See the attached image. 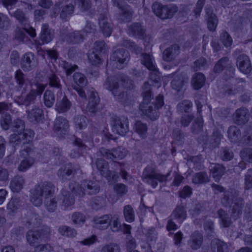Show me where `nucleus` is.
Returning <instances> with one entry per match:
<instances>
[{
    "label": "nucleus",
    "mask_w": 252,
    "mask_h": 252,
    "mask_svg": "<svg viewBox=\"0 0 252 252\" xmlns=\"http://www.w3.org/2000/svg\"><path fill=\"white\" fill-rule=\"evenodd\" d=\"M43 100L45 106L52 107L55 102L54 93L50 90H46L43 94Z\"/></svg>",
    "instance_id": "nucleus-45"
},
{
    "label": "nucleus",
    "mask_w": 252,
    "mask_h": 252,
    "mask_svg": "<svg viewBox=\"0 0 252 252\" xmlns=\"http://www.w3.org/2000/svg\"><path fill=\"white\" fill-rule=\"evenodd\" d=\"M72 106L71 102L64 95L63 98L58 100L55 106L56 110L59 113H63L68 111Z\"/></svg>",
    "instance_id": "nucleus-29"
},
{
    "label": "nucleus",
    "mask_w": 252,
    "mask_h": 252,
    "mask_svg": "<svg viewBox=\"0 0 252 252\" xmlns=\"http://www.w3.org/2000/svg\"><path fill=\"white\" fill-rule=\"evenodd\" d=\"M123 213L125 220L127 222H131L134 220V211L130 205H126L124 207Z\"/></svg>",
    "instance_id": "nucleus-55"
},
{
    "label": "nucleus",
    "mask_w": 252,
    "mask_h": 252,
    "mask_svg": "<svg viewBox=\"0 0 252 252\" xmlns=\"http://www.w3.org/2000/svg\"><path fill=\"white\" fill-rule=\"evenodd\" d=\"M192 182L194 184H204L209 181L207 174L204 172L196 173L192 177Z\"/></svg>",
    "instance_id": "nucleus-56"
},
{
    "label": "nucleus",
    "mask_w": 252,
    "mask_h": 252,
    "mask_svg": "<svg viewBox=\"0 0 252 252\" xmlns=\"http://www.w3.org/2000/svg\"><path fill=\"white\" fill-rule=\"evenodd\" d=\"M192 105V103L190 100H184L177 104V111L179 113H189Z\"/></svg>",
    "instance_id": "nucleus-50"
},
{
    "label": "nucleus",
    "mask_w": 252,
    "mask_h": 252,
    "mask_svg": "<svg viewBox=\"0 0 252 252\" xmlns=\"http://www.w3.org/2000/svg\"><path fill=\"white\" fill-rule=\"evenodd\" d=\"M74 1L75 5L81 11H87L91 7L90 0H74Z\"/></svg>",
    "instance_id": "nucleus-60"
},
{
    "label": "nucleus",
    "mask_w": 252,
    "mask_h": 252,
    "mask_svg": "<svg viewBox=\"0 0 252 252\" xmlns=\"http://www.w3.org/2000/svg\"><path fill=\"white\" fill-rule=\"evenodd\" d=\"M225 167L219 164H213L210 168V172L216 182L219 181L225 172Z\"/></svg>",
    "instance_id": "nucleus-38"
},
{
    "label": "nucleus",
    "mask_w": 252,
    "mask_h": 252,
    "mask_svg": "<svg viewBox=\"0 0 252 252\" xmlns=\"http://www.w3.org/2000/svg\"><path fill=\"white\" fill-rule=\"evenodd\" d=\"M142 95L143 101L140 104V109L143 114L146 115L150 119L155 120L158 117V110L164 104L163 96L158 94L157 96L156 101L153 102L150 105V102L153 94L151 92V86L149 82H145L142 86Z\"/></svg>",
    "instance_id": "nucleus-2"
},
{
    "label": "nucleus",
    "mask_w": 252,
    "mask_h": 252,
    "mask_svg": "<svg viewBox=\"0 0 252 252\" xmlns=\"http://www.w3.org/2000/svg\"><path fill=\"white\" fill-rule=\"evenodd\" d=\"M69 127V124L67 120L63 117H57L54 123V129L56 131L63 133Z\"/></svg>",
    "instance_id": "nucleus-31"
},
{
    "label": "nucleus",
    "mask_w": 252,
    "mask_h": 252,
    "mask_svg": "<svg viewBox=\"0 0 252 252\" xmlns=\"http://www.w3.org/2000/svg\"><path fill=\"white\" fill-rule=\"evenodd\" d=\"M220 39L226 47H230L232 44L233 40L231 37L229 33L225 31L222 32L220 34Z\"/></svg>",
    "instance_id": "nucleus-64"
},
{
    "label": "nucleus",
    "mask_w": 252,
    "mask_h": 252,
    "mask_svg": "<svg viewBox=\"0 0 252 252\" xmlns=\"http://www.w3.org/2000/svg\"><path fill=\"white\" fill-rule=\"evenodd\" d=\"M26 237L28 243L33 246L35 243L38 242L41 239L42 236L39 231L30 230L27 232Z\"/></svg>",
    "instance_id": "nucleus-41"
},
{
    "label": "nucleus",
    "mask_w": 252,
    "mask_h": 252,
    "mask_svg": "<svg viewBox=\"0 0 252 252\" xmlns=\"http://www.w3.org/2000/svg\"><path fill=\"white\" fill-rule=\"evenodd\" d=\"M37 64V60L34 54L32 52L25 53L21 58V68L25 71H29L35 68Z\"/></svg>",
    "instance_id": "nucleus-16"
},
{
    "label": "nucleus",
    "mask_w": 252,
    "mask_h": 252,
    "mask_svg": "<svg viewBox=\"0 0 252 252\" xmlns=\"http://www.w3.org/2000/svg\"><path fill=\"white\" fill-rule=\"evenodd\" d=\"M37 100V96L35 92L33 90L30 91L26 94L23 95V93L18 96L15 97L14 102L19 105H24L26 108L35 104Z\"/></svg>",
    "instance_id": "nucleus-15"
},
{
    "label": "nucleus",
    "mask_w": 252,
    "mask_h": 252,
    "mask_svg": "<svg viewBox=\"0 0 252 252\" xmlns=\"http://www.w3.org/2000/svg\"><path fill=\"white\" fill-rule=\"evenodd\" d=\"M206 20L209 30L214 32L216 30L218 24V19L216 15L213 12L212 8L206 7L205 9Z\"/></svg>",
    "instance_id": "nucleus-21"
},
{
    "label": "nucleus",
    "mask_w": 252,
    "mask_h": 252,
    "mask_svg": "<svg viewBox=\"0 0 252 252\" xmlns=\"http://www.w3.org/2000/svg\"><path fill=\"white\" fill-rule=\"evenodd\" d=\"M54 31L49 28L48 25L44 24L42 25L40 38L43 43L50 42L54 38Z\"/></svg>",
    "instance_id": "nucleus-23"
},
{
    "label": "nucleus",
    "mask_w": 252,
    "mask_h": 252,
    "mask_svg": "<svg viewBox=\"0 0 252 252\" xmlns=\"http://www.w3.org/2000/svg\"><path fill=\"white\" fill-rule=\"evenodd\" d=\"M88 103L87 105L86 110L91 116H94L98 108L97 106L100 102V98L97 92L94 89H88Z\"/></svg>",
    "instance_id": "nucleus-13"
},
{
    "label": "nucleus",
    "mask_w": 252,
    "mask_h": 252,
    "mask_svg": "<svg viewBox=\"0 0 252 252\" xmlns=\"http://www.w3.org/2000/svg\"><path fill=\"white\" fill-rule=\"evenodd\" d=\"M187 217L185 208L183 206H177L172 212L171 218L177 220L178 222L182 223Z\"/></svg>",
    "instance_id": "nucleus-33"
},
{
    "label": "nucleus",
    "mask_w": 252,
    "mask_h": 252,
    "mask_svg": "<svg viewBox=\"0 0 252 252\" xmlns=\"http://www.w3.org/2000/svg\"><path fill=\"white\" fill-rule=\"evenodd\" d=\"M134 129L142 138L145 139L147 137L148 127L146 124L137 121L135 123Z\"/></svg>",
    "instance_id": "nucleus-42"
},
{
    "label": "nucleus",
    "mask_w": 252,
    "mask_h": 252,
    "mask_svg": "<svg viewBox=\"0 0 252 252\" xmlns=\"http://www.w3.org/2000/svg\"><path fill=\"white\" fill-rule=\"evenodd\" d=\"M14 79L15 80V88L17 91H20L26 85L28 79L26 75L20 69L16 70L14 74Z\"/></svg>",
    "instance_id": "nucleus-30"
},
{
    "label": "nucleus",
    "mask_w": 252,
    "mask_h": 252,
    "mask_svg": "<svg viewBox=\"0 0 252 252\" xmlns=\"http://www.w3.org/2000/svg\"><path fill=\"white\" fill-rule=\"evenodd\" d=\"M206 78L202 73H196L192 77L191 83L193 88L198 90L202 87L205 83Z\"/></svg>",
    "instance_id": "nucleus-44"
},
{
    "label": "nucleus",
    "mask_w": 252,
    "mask_h": 252,
    "mask_svg": "<svg viewBox=\"0 0 252 252\" xmlns=\"http://www.w3.org/2000/svg\"><path fill=\"white\" fill-rule=\"evenodd\" d=\"M30 155V151L28 149L26 150H22L20 153V156L21 157L25 158H26L22 160L20 163L18 170L20 172H25L29 168H30L33 164L34 160L33 158L29 157H27Z\"/></svg>",
    "instance_id": "nucleus-19"
},
{
    "label": "nucleus",
    "mask_w": 252,
    "mask_h": 252,
    "mask_svg": "<svg viewBox=\"0 0 252 252\" xmlns=\"http://www.w3.org/2000/svg\"><path fill=\"white\" fill-rule=\"evenodd\" d=\"M129 33L138 38H143L145 35V29L141 23H133L128 26Z\"/></svg>",
    "instance_id": "nucleus-22"
},
{
    "label": "nucleus",
    "mask_w": 252,
    "mask_h": 252,
    "mask_svg": "<svg viewBox=\"0 0 252 252\" xmlns=\"http://www.w3.org/2000/svg\"><path fill=\"white\" fill-rule=\"evenodd\" d=\"M73 79L76 84L73 86V89L77 92L80 97L86 99V95L84 90L87 85L88 80L86 76L80 72H76L74 74Z\"/></svg>",
    "instance_id": "nucleus-14"
},
{
    "label": "nucleus",
    "mask_w": 252,
    "mask_h": 252,
    "mask_svg": "<svg viewBox=\"0 0 252 252\" xmlns=\"http://www.w3.org/2000/svg\"><path fill=\"white\" fill-rule=\"evenodd\" d=\"M151 71L150 74V81L153 83V85L158 88L161 86L160 79L159 76V72L158 69L156 66L155 68L149 69Z\"/></svg>",
    "instance_id": "nucleus-52"
},
{
    "label": "nucleus",
    "mask_w": 252,
    "mask_h": 252,
    "mask_svg": "<svg viewBox=\"0 0 252 252\" xmlns=\"http://www.w3.org/2000/svg\"><path fill=\"white\" fill-rule=\"evenodd\" d=\"M74 11V6L69 4L62 6L60 17L63 19H66L67 17L72 15Z\"/></svg>",
    "instance_id": "nucleus-58"
},
{
    "label": "nucleus",
    "mask_w": 252,
    "mask_h": 252,
    "mask_svg": "<svg viewBox=\"0 0 252 252\" xmlns=\"http://www.w3.org/2000/svg\"><path fill=\"white\" fill-rule=\"evenodd\" d=\"M98 153L107 159L114 161L116 159H121L125 157L126 151L125 149L119 147L116 148L107 149L102 147L99 149Z\"/></svg>",
    "instance_id": "nucleus-9"
},
{
    "label": "nucleus",
    "mask_w": 252,
    "mask_h": 252,
    "mask_svg": "<svg viewBox=\"0 0 252 252\" xmlns=\"http://www.w3.org/2000/svg\"><path fill=\"white\" fill-rule=\"evenodd\" d=\"M88 59L90 62L94 65H97L101 63L100 54L94 51H91L88 55Z\"/></svg>",
    "instance_id": "nucleus-62"
},
{
    "label": "nucleus",
    "mask_w": 252,
    "mask_h": 252,
    "mask_svg": "<svg viewBox=\"0 0 252 252\" xmlns=\"http://www.w3.org/2000/svg\"><path fill=\"white\" fill-rule=\"evenodd\" d=\"M75 172V170L71 164H67L62 167L58 172V176L62 180L66 179L67 177Z\"/></svg>",
    "instance_id": "nucleus-39"
},
{
    "label": "nucleus",
    "mask_w": 252,
    "mask_h": 252,
    "mask_svg": "<svg viewBox=\"0 0 252 252\" xmlns=\"http://www.w3.org/2000/svg\"><path fill=\"white\" fill-rule=\"evenodd\" d=\"M85 35L83 32L75 31L68 33L66 36L67 42L72 44H78L84 41Z\"/></svg>",
    "instance_id": "nucleus-26"
},
{
    "label": "nucleus",
    "mask_w": 252,
    "mask_h": 252,
    "mask_svg": "<svg viewBox=\"0 0 252 252\" xmlns=\"http://www.w3.org/2000/svg\"><path fill=\"white\" fill-rule=\"evenodd\" d=\"M111 215H105L101 217L94 218V221L96 227L100 229H105L110 224Z\"/></svg>",
    "instance_id": "nucleus-36"
},
{
    "label": "nucleus",
    "mask_w": 252,
    "mask_h": 252,
    "mask_svg": "<svg viewBox=\"0 0 252 252\" xmlns=\"http://www.w3.org/2000/svg\"><path fill=\"white\" fill-rule=\"evenodd\" d=\"M120 83L126 89H132L134 88L132 80L126 75H121L113 79L107 78L104 86L119 101L126 104L129 99L128 96L126 93L121 90Z\"/></svg>",
    "instance_id": "nucleus-3"
},
{
    "label": "nucleus",
    "mask_w": 252,
    "mask_h": 252,
    "mask_svg": "<svg viewBox=\"0 0 252 252\" xmlns=\"http://www.w3.org/2000/svg\"><path fill=\"white\" fill-rule=\"evenodd\" d=\"M141 62L148 69L155 68L156 66L155 64L154 58L152 55L147 53H142L141 55Z\"/></svg>",
    "instance_id": "nucleus-43"
},
{
    "label": "nucleus",
    "mask_w": 252,
    "mask_h": 252,
    "mask_svg": "<svg viewBox=\"0 0 252 252\" xmlns=\"http://www.w3.org/2000/svg\"><path fill=\"white\" fill-rule=\"evenodd\" d=\"M25 127V123L21 119H16L11 123L10 128L14 133H17L20 135L24 130Z\"/></svg>",
    "instance_id": "nucleus-51"
},
{
    "label": "nucleus",
    "mask_w": 252,
    "mask_h": 252,
    "mask_svg": "<svg viewBox=\"0 0 252 252\" xmlns=\"http://www.w3.org/2000/svg\"><path fill=\"white\" fill-rule=\"evenodd\" d=\"M0 123L3 129L7 130L10 128L11 123H12L11 115L8 113L2 114Z\"/></svg>",
    "instance_id": "nucleus-59"
},
{
    "label": "nucleus",
    "mask_w": 252,
    "mask_h": 252,
    "mask_svg": "<svg viewBox=\"0 0 252 252\" xmlns=\"http://www.w3.org/2000/svg\"><path fill=\"white\" fill-rule=\"evenodd\" d=\"M22 203L20 198L16 196L12 197L6 207L8 213L10 215H14L17 212L18 209L21 206Z\"/></svg>",
    "instance_id": "nucleus-27"
},
{
    "label": "nucleus",
    "mask_w": 252,
    "mask_h": 252,
    "mask_svg": "<svg viewBox=\"0 0 252 252\" xmlns=\"http://www.w3.org/2000/svg\"><path fill=\"white\" fill-rule=\"evenodd\" d=\"M229 64V60L227 57L222 58L215 64L213 71L215 73H220Z\"/></svg>",
    "instance_id": "nucleus-46"
},
{
    "label": "nucleus",
    "mask_w": 252,
    "mask_h": 252,
    "mask_svg": "<svg viewBox=\"0 0 252 252\" xmlns=\"http://www.w3.org/2000/svg\"><path fill=\"white\" fill-rule=\"evenodd\" d=\"M11 26V21L6 15L0 13V29L2 31H8Z\"/></svg>",
    "instance_id": "nucleus-57"
},
{
    "label": "nucleus",
    "mask_w": 252,
    "mask_h": 252,
    "mask_svg": "<svg viewBox=\"0 0 252 252\" xmlns=\"http://www.w3.org/2000/svg\"><path fill=\"white\" fill-rule=\"evenodd\" d=\"M202 241L203 237L201 233L195 231L191 235L189 244L192 249L197 250L201 247Z\"/></svg>",
    "instance_id": "nucleus-34"
},
{
    "label": "nucleus",
    "mask_w": 252,
    "mask_h": 252,
    "mask_svg": "<svg viewBox=\"0 0 252 252\" xmlns=\"http://www.w3.org/2000/svg\"><path fill=\"white\" fill-rule=\"evenodd\" d=\"M218 214L220 219L221 225L224 227L229 226L231 223V221L228 214L222 209L219 210L218 211Z\"/></svg>",
    "instance_id": "nucleus-53"
},
{
    "label": "nucleus",
    "mask_w": 252,
    "mask_h": 252,
    "mask_svg": "<svg viewBox=\"0 0 252 252\" xmlns=\"http://www.w3.org/2000/svg\"><path fill=\"white\" fill-rule=\"evenodd\" d=\"M95 164L97 169L103 176L106 178L111 177V173L108 168L109 165L105 160L102 158H98L95 161Z\"/></svg>",
    "instance_id": "nucleus-28"
},
{
    "label": "nucleus",
    "mask_w": 252,
    "mask_h": 252,
    "mask_svg": "<svg viewBox=\"0 0 252 252\" xmlns=\"http://www.w3.org/2000/svg\"><path fill=\"white\" fill-rule=\"evenodd\" d=\"M118 8L119 11L116 14V19L121 22H127L131 20L133 14L132 8L126 3L113 4Z\"/></svg>",
    "instance_id": "nucleus-11"
},
{
    "label": "nucleus",
    "mask_w": 252,
    "mask_h": 252,
    "mask_svg": "<svg viewBox=\"0 0 252 252\" xmlns=\"http://www.w3.org/2000/svg\"><path fill=\"white\" fill-rule=\"evenodd\" d=\"M47 80L48 84L51 88L57 89L58 93L61 92L62 94V86L61 80L56 74L54 72L49 73L47 75Z\"/></svg>",
    "instance_id": "nucleus-32"
},
{
    "label": "nucleus",
    "mask_w": 252,
    "mask_h": 252,
    "mask_svg": "<svg viewBox=\"0 0 252 252\" xmlns=\"http://www.w3.org/2000/svg\"><path fill=\"white\" fill-rule=\"evenodd\" d=\"M169 175V173L166 175L159 174L155 171L153 167L148 166L143 172L142 178L144 182L150 185L153 188H155L158 185V181L159 182H165Z\"/></svg>",
    "instance_id": "nucleus-6"
},
{
    "label": "nucleus",
    "mask_w": 252,
    "mask_h": 252,
    "mask_svg": "<svg viewBox=\"0 0 252 252\" xmlns=\"http://www.w3.org/2000/svg\"><path fill=\"white\" fill-rule=\"evenodd\" d=\"M28 119L32 123H38L44 118L43 112L38 106L33 105L31 109L26 110Z\"/></svg>",
    "instance_id": "nucleus-17"
},
{
    "label": "nucleus",
    "mask_w": 252,
    "mask_h": 252,
    "mask_svg": "<svg viewBox=\"0 0 252 252\" xmlns=\"http://www.w3.org/2000/svg\"><path fill=\"white\" fill-rule=\"evenodd\" d=\"M211 247L212 252H228L226 244L218 239L212 241Z\"/></svg>",
    "instance_id": "nucleus-40"
},
{
    "label": "nucleus",
    "mask_w": 252,
    "mask_h": 252,
    "mask_svg": "<svg viewBox=\"0 0 252 252\" xmlns=\"http://www.w3.org/2000/svg\"><path fill=\"white\" fill-rule=\"evenodd\" d=\"M58 232L63 236L73 238L77 235L75 229L66 225L60 226L58 228Z\"/></svg>",
    "instance_id": "nucleus-49"
},
{
    "label": "nucleus",
    "mask_w": 252,
    "mask_h": 252,
    "mask_svg": "<svg viewBox=\"0 0 252 252\" xmlns=\"http://www.w3.org/2000/svg\"><path fill=\"white\" fill-rule=\"evenodd\" d=\"M229 139L234 143L239 141L241 137L240 129L236 126H230L227 130Z\"/></svg>",
    "instance_id": "nucleus-47"
},
{
    "label": "nucleus",
    "mask_w": 252,
    "mask_h": 252,
    "mask_svg": "<svg viewBox=\"0 0 252 252\" xmlns=\"http://www.w3.org/2000/svg\"><path fill=\"white\" fill-rule=\"evenodd\" d=\"M111 61L119 69L123 68L128 62L130 56L127 51L124 49H118L115 51L111 56Z\"/></svg>",
    "instance_id": "nucleus-10"
},
{
    "label": "nucleus",
    "mask_w": 252,
    "mask_h": 252,
    "mask_svg": "<svg viewBox=\"0 0 252 252\" xmlns=\"http://www.w3.org/2000/svg\"><path fill=\"white\" fill-rule=\"evenodd\" d=\"M42 221V219L39 215L30 212L27 218L26 225L28 227H37Z\"/></svg>",
    "instance_id": "nucleus-37"
},
{
    "label": "nucleus",
    "mask_w": 252,
    "mask_h": 252,
    "mask_svg": "<svg viewBox=\"0 0 252 252\" xmlns=\"http://www.w3.org/2000/svg\"><path fill=\"white\" fill-rule=\"evenodd\" d=\"M110 123L113 131L120 135L125 136L129 131V122L126 117L114 116Z\"/></svg>",
    "instance_id": "nucleus-8"
},
{
    "label": "nucleus",
    "mask_w": 252,
    "mask_h": 252,
    "mask_svg": "<svg viewBox=\"0 0 252 252\" xmlns=\"http://www.w3.org/2000/svg\"><path fill=\"white\" fill-rule=\"evenodd\" d=\"M25 184V180L20 175L14 176L10 183V188L13 192H19L23 188Z\"/></svg>",
    "instance_id": "nucleus-24"
},
{
    "label": "nucleus",
    "mask_w": 252,
    "mask_h": 252,
    "mask_svg": "<svg viewBox=\"0 0 252 252\" xmlns=\"http://www.w3.org/2000/svg\"><path fill=\"white\" fill-rule=\"evenodd\" d=\"M98 11L100 12L98 18L99 28L104 36L109 37L112 33L113 28L109 18L108 11L106 8H99Z\"/></svg>",
    "instance_id": "nucleus-7"
},
{
    "label": "nucleus",
    "mask_w": 252,
    "mask_h": 252,
    "mask_svg": "<svg viewBox=\"0 0 252 252\" xmlns=\"http://www.w3.org/2000/svg\"><path fill=\"white\" fill-rule=\"evenodd\" d=\"M179 46L177 44L173 45L164 51L163 59L165 61H170L174 59L179 54Z\"/></svg>",
    "instance_id": "nucleus-25"
},
{
    "label": "nucleus",
    "mask_w": 252,
    "mask_h": 252,
    "mask_svg": "<svg viewBox=\"0 0 252 252\" xmlns=\"http://www.w3.org/2000/svg\"><path fill=\"white\" fill-rule=\"evenodd\" d=\"M74 126L76 128L81 130L87 127V118L83 115H77L74 118Z\"/></svg>",
    "instance_id": "nucleus-54"
},
{
    "label": "nucleus",
    "mask_w": 252,
    "mask_h": 252,
    "mask_svg": "<svg viewBox=\"0 0 252 252\" xmlns=\"http://www.w3.org/2000/svg\"><path fill=\"white\" fill-rule=\"evenodd\" d=\"M186 82V80L182 75H177L171 81V85L173 89L179 92Z\"/></svg>",
    "instance_id": "nucleus-48"
},
{
    "label": "nucleus",
    "mask_w": 252,
    "mask_h": 252,
    "mask_svg": "<svg viewBox=\"0 0 252 252\" xmlns=\"http://www.w3.org/2000/svg\"><path fill=\"white\" fill-rule=\"evenodd\" d=\"M203 129V121L201 118H197L193 123L191 127V131L194 134H198Z\"/></svg>",
    "instance_id": "nucleus-63"
},
{
    "label": "nucleus",
    "mask_w": 252,
    "mask_h": 252,
    "mask_svg": "<svg viewBox=\"0 0 252 252\" xmlns=\"http://www.w3.org/2000/svg\"><path fill=\"white\" fill-rule=\"evenodd\" d=\"M62 193V206L64 210H65L74 204L75 199L73 195L68 190L63 189Z\"/></svg>",
    "instance_id": "nucleus-35"
},
{
    "label": "nucleus",
    "mask_w": 252,
    "mask_h": 252,
    "mask_svg": "<svg viewBox=\"0 0 252 252\" xmlns=\"http://www.w3.org/2000/svg\"><path fill=\"white\" fill-rule=\"evenodd\" d=\"M9 13L24 26L23 30L32 37H34L36 36L35 30L29 26L28 18L21 9H17L13 13H11L9 11Z\"/></svg>",
    "instance_id": "nucleus-12"
},
{
    "label": "nucleus",
    "mask_w": 252,
    "mask_h": 252,
    "mask_svg": "<svg viewBox=\"0 0 252 252\" xmlns=\"http://www.w3.org/2000/svg\"><path fill=\"white\" fill-rule=\"evenodd\" d=\"M237 65L239 70L245 74L249 73L252 69L250 59L245 54H241L238 57Z\"/></svg>",
    "instance_id": "nucleus-18"
},
{
    "label": "nucleus",
    "mask_w": 252,
    "mask_h": 252,
    "mask_svg": "<svg viewBox=\"0 0 252 252\" xmlns=\"http://www.w3.org/2000/svg\"><path fill=\"white\" fill-rule=\"evenodd\" d=\"M20 135L22 138L23 144H25L32 140L34 137V133L33 130L30 129H24Z\"/></svg>",
    "instance_id": "nucleus-61"
},
{
    "label": "nucleus",
    "mask_w": 252,
    "mask_h": 252,
    "mask_svg": "<svg viewBox=\"0 0 252 252\" xmlns=\"http://www.w3.org/2000/svg\"><path fill=\"white\" fill-rule=\"evenodd\" d=\"M233 119L238 125L246 124L249 120V110L244 107L237 109L233 114Z\"/></svg>",
    "instance_id": "nucleus-20"
},
{
    "label": "nucleus",
    "mask_w": 252,
    "mask_h": 252,
    "mask_svg": "<svg viewBox=\"0 0 252 252\" xmlns=\"http://www.w3.org/2000/svg\"><path fill=\"white\" fill-rule=\"evenodd\" d=\"M55 187L48 182H40L30 190V200L36 207L40 206L44 200L46 209L50 212H54L57 207V201L51 198L54 194Z\"/></svg>",
    "instance_id": "nucleus-1"
},
{
    "label": "nucleus",
    "mask_w": 252,
    "mask_h": 252,
    "mask_svg": "<svg viewBox=\"0 0 252 252\" xmlns=\"http://www.w3.org/2000/svg\"><path fill=\"white\" fill-rule=\"evenodd\" d=\"M232 200L234 202V204L232 209V216L235 220H236L240 218L242 214L244 201L241 197L234 196L231 191H225L224 196L221 199L222 203L225 206H227Z\"/></svg>",
    "instance_id": "nucleus-5"
},
{
    "label": "nucleus",
    "mask_w": 252,
    "mask_h": 252,
    "mask_svg": "<svg viewBox=\"0 0 252 252\" xmlns=\"http://www.w3.org/2000/svg\"><path fill=\"white\" fill-rule=\"evenodd\" d=\"M69 188L76 195L83 196L86 192L90 194H95L99 192V185L92 181H84L81 185L76 183H71Z\"/></svg>",
    "instance_id": "nucleus-4"
}]
</instances>
